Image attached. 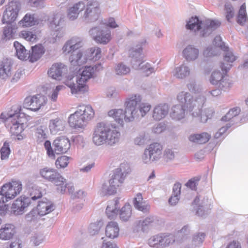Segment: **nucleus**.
I'll use <instances>...</instances> for the list:
<instances>
[{"label":"nucleus","mask_w":248,"mask_h":248,"mask_svg":"<svg viewBox=\"0 0 248 248\" xmlns=\"http://www.w3.org/2000/svg\"><path fill=\"white\" fill-rule=\"evenodd\" d=\"M121 134L116 126L102 122L98 123L93 132V142L97 146L106 145L114 146L121 140Z\"/></svg>","instance_id":"nucleus-1"},{"label":"nucleus","mask_w":248,"mask_h":248,"mask_svg":"<svg viewBox=\"0 0 248 248\" xmlns=\"http://www.w3.org/2000/svg\"><path fill=\"white\" fill-rule=\"evenodd\" d=\"M4 120L6 126L9 128L12 135L18 136L24 130V123L26 121V115L22 111L19 105L12 106L11 111L6 116L3 113L0 115Z\"/></svg>","instance_id":"nucleus-2"},{"label":"nucleus","mask_w":248,"mask_h":248,"mask_svg":"<svg viewBox=\"0 0 248 248\" xmlns=\"http://www.w3.org/2000/svg\"><path fill=\"white\" fill-rule=\"evenodd\" d=\"M141 97L139 94H134L126 99L125 102V122L134 121L139 117H143L151 109V105L141 103Z\"/></svg>","instance_id":"nucleus-3"},{"label":"nucleus","mask_w":248,"mask_h":248,"mask_svg":"<svg viewBox=\"0 0 248 248\" xmlns=\"http://www.w3.org/2000/svg\"><path fill=\"white\" fill-rule=\"evenodd\" d=\"M218 20L205 18L200 20L197 16L191 17L186 21V28L201 37H206L220 26Z\"/></svg>","instance_id":"nucleus-4"},{"label":"nucleus","mask_w":248,"mask_h":248,"mask_svg":"<svg viewBox=\"0 0 248 248\" xmlns=\"http://www.w3.org/2000/svg\"><path fill=\"white\" fill-rule=\"evenodd\" d=\"M101 57V50L98 47H92L84 52L78 51L70 56L69 61L73 66L81 65L89 60L96 61Z\"/></svg>","instance_id":"nucleus-5"},{"label":"nucleus","mask_w":248,"mask_h":248,"mask_svg":"<svg viewBox=\"0 0 248 248\" xmlns=\"http://www.w3.org/2000/svg\"><path fill=\"white\" fill-rule=\"evenodd\" d=\"M177 99L181 104L180 105L186 108L190 111H192L195 108H197L200 111L206 101V98L203 95H197L193 98L189 93L185 91L179 93L177 95Z\"/></svg>","instance_id":"nucleus-6"},{"label":"nucleus","mask_w":248,"mask_h":248,"mask_svg":"<svg viewBox=\"0 0 248 248\" xmlns=\"http://www.w3.org/2000/svg\"><path fill=\"white\" fill-rule=\"evenodd\" d=\"M39 174L46 181L53 183L57 186V191L62 194L65 191V186L61 185L64 182V178L57 170L45 167L40 170Z\"/></svg>","instance_id":"nucleus-7"},{"label":"nucleus","mask_w":248,"mask_h":248,"mask_svg":"<svg viewBox=\"0 0 248 248\" xmlns=\"http://www.w3.org/2000/svg\"><path fill=\"white\" fill-rule=\"evenodd\" d=\"M22 190V184L19 181H12L5 184L0 191V202L4 203L14 199Z\"/></svg>","instance_id":"nucleus-8"},{"label":"nucleus","mask_w":248,"mask_h":248,"mask_svg":"<svg viewBox=\"0 0 248 248\" xmlns=\"http://www.w3.org/2000/svg\"><path fill=\"white\" fill-rule=\"evenodd\" d=\"M162 150V145L158 143L155 142L150 144L145 149L142 155V162L145 164H150L158 161L161 157Z\"/></svg>","instance_id":"nucleus-9"},{"label":"nucleus","mask_w":248,"mask_h":248,"mask_svg":"<svg viewBox=\"0 0 248 248\" xmlns=\"http://www.w3.org/2000/svg\"><path fill=\"white\" fill-rule=\"evenodd\" d=\"M55 209V206L53 203L45 199L40 201L37 205L36 209L32 210L26 216V218L28 221H31L37 215L43 216L51 212Z\"/></svg>","instance_id":"nucleus-10"},{"label":"nucleus","mask_w":248,"mask_h":248,"mask_svg":"<svg viewBox=\"0 0 248 248\" xmlns=\"http://www.w3.org/2000/svg\"><path fill=\"white\" fill-rule=\"evenodd\" d=\"M130 172V168L129 164L126 162L121 163L120 166L115 170L108 183L117 188L124 183L127 174Z\"/></svg>","instance_id":"nucleus-11"},{"label":"nucleus","mask_w":248,"mask_h":248,"mask_svg":"<svg viewBox=\"0 0 248 248\" xmlns=\"http://www.w3.org/2000/svg\"><path fill=\"white\" fill-rule=\"evenodd\" d=\"M85 10L82 16V20L86 22L96 21L101 14L100 4L96 0L89 1L85 5Z\"/></svg>","instance_id":"nucleus-12"},{"label":"nucleus","mask_w":248,"mask_h":248,"mask_svg":"<svg viewBox=\"0 0 248 248\" xmlns=\"http://www.w3.org/2000/svg\"><path fill=\"white\" fill-rule=\"evenodd\" d=\"M63 83L71 90V93L78 96V95L84 93L86 91L85 84L79 81L78 78L73 75L65 77Z\"/></svg>","instance_id":"nucleus-13"},{"label":"nucleus","mask_w":248,"mask_h":248,"mask_svg":"<svg viewBox=\"0 0 248 248\" xmlns=\"http://www.w3.org/2000/svg\"><path fill=\"white\" fill-rule=\"evenodd\" d=\"M21 8V4L18 1L11 0L6 6L4 12L2 21L10 24L15 21Z\"/></svg>","instance_id":"nucleus-14"},{"label":"nucleus","mask_w":248,"mask_h":248,"mask_svg":"<svg viewBox=\"0 0 248 248\" xmlns=\"http://www.w3.org/2000/svg\"><path fill=\"white\" fill-rule=\"evenodd\" d=\"M89 32L96 42L101 44H106L111 39L110 30L102 26L93 27Z\"/></svg>","instance_id":"nucleus-15"},{"label":"nucleus","mask_w":248,"mask_h":248,"mask_svg":"<svg viewBox=\"0 0 248 248\" xmlns=\"http://www.w3.org/2000/svg\"><path fill=\"white\" fill-rule=\"evenodd\" d=\"M227 73L222 71L221 73L218 70H215L212 73L210 81L212 84L215 85L222 90L223 91H228L230 87V83L229 82L227 77Z\"/></svg>","instance_id":"nucleus-16"},{"label":"nucleus","mask_w":248,"mask_h":248,"mask_svg":"<svg viewBox=\"0 0 248 248\" xmlns=\"http://www.w3.org/2000/svg\"><path fill=\"white\" fill-rule=\"evenodd\" d=\"M46 97L41 94L28 96L24 100V108L36 111L46 104Z\"/></svg>","instance_id":"nucleus-17"},{"label":"nucleus","mask_w":248,"mask_h":248,"mask_svg":"<svg viewBox=\"0 0 248 248\" xmlns=\"http://www.w3.org/2000/svg\"><path fill=\"white\" fill-rule=\"evenodd\" d=\"M67 72V66L62 63H55L48 70L47 74L50 78L60 80Z\"/></svg>","instance_id":"nucleus-18"},{"label":"nucleus","mask_w":248,"mask_h":248,"mask_svg":"<svg viewBox=\"0 0 248 248\" xmlns=\"http://www.w3.org/2000/svg\"><path fill=\"white\" fill-rule=\"evenodd\" d=\"M31 203L30 198L21 197L15 201L12 204L11 206L12 212L16 215L22 214L25 209Z\"/></svg>","instance_id":"nucleus-19"},{"label":"nucleus","mask_w":248,"mask_h":248,"mask_svg":"<svg viewBox=\"0 0 248 248\" xmlns=\"http://www.w3.org/2000/svg\"><path fill=\"white\" fill-rule=\"evenodd\" d=\"M53 146L56 154L65 153L70 147V143L68 138L65 137H60L54 140Z\"/></svg>","instance_id":"nucleus-20"},{"label":"nucleus","mask_w":248,"mask_h":248,"mask_svg":"<svg viewBox=\"0 0 248 248\" xmlns=\"http://www.w3.org/2000/svg\"><path fill=\"white\" fill-rule=\"evenodd\" d=\"M103 69V66L100 63H98L93 66L85 67L81 73L80 77L79 78V81H81L84 83L90 78H92L95 72L99 71Z\"/></svg>","instance_id":"nucleus-21"},{"label":"nucleus","mask_w":248,"mask_h":248,"mask_svg":"<svg viewBox=\"0 0 248 248\" xmlns=\"http://www.w3.org/2000/svg\"><path fill=\"white\" fill-rule=\"evenodd\" d=\"M145 42V41L141 42L140 44L137 45L136 47L133 48L130 53V57L132 59L131 62L134 67L137 66L139 63L143 61V56L142 54V47Z\"/></svg>","instance_id":"nucleus-22"},{"label":"nucleus","mask_w":248,"mask_h":248,"mask_svg":"<svg viewBox=\"0 0 248 248\" xmlns=\"http://www.w3.org/2000/svg\"><path fill=\"white\" fill-rule=\"evenodd\" d=\"M68 123L71 127L75 129L83 128L87 124V122L77 110L71 114L68 118Z\"/></svg>","instance_id":"nucleus-23"},{"label":"nucleus","mask_w":248,"mask_h":248,"mask_svg":"<svg viewBox=\"0 0 248 248\" xmlns=\"http://www.w3.org/2000/svg\"><path fill=\"white\" fill-rule=\"evenodd\" d=\"M15 226L12 224H6L0 229V240L7 241L11 239L16 234Z\"/></svg>","instance_id":"nucleus-24"},{"label":"nucleus","mask_w":248,"mask_h":248,"mask_svg":"<svg viewBox=\"0 0 248 248\" xmlns=\"http://www.w3.org/2000/svg\"><path fill=\"white\" fill-rule=\"evenodd\" d=\"M85 8V4L83 1H79L69 7L67 10V18L71 21L76 20L81 11Z\"/></svg>","instance_id":"nucleus-25"},{"label":"nucleus","mask_w":248,"mask_h":248,"mask_svg":"<svg viewBox=\"0 0 248 248\" xmlns=\"http://www.w3.org/2000/svg\"><path fill=\"white\" fill-rule=\"evenodd\" d=\"M224 51V62L221 63L220 67L222 71H224L225 73H227L232 66L231 63L236 60V57L233 54L232 51L229 48Z\"/></svg>","instance_id":"nucleus-26"},{"label":"nucleus","mask_w":248,"mask_h":248,"mask_svg":"<svg viewBox=\"0 0 248 248\" xmlns=\"http://www.w3.org/2000/svg\"><path fill=\"white\" fill-rule=\"evenodd\" d=\"M169 112V107L166 104H160L156 106L153 110L152 117L156 121H159L165 118Z\"/></svg>","instance_id":"nucleus-27"},{"label":"nucleus","mask_w":248,"mask_h":248,"mask_svg":"<svg viewBox=\"0 0 248 248\" xmlns=\"http://www.w3.org/2000/svg\"><path fill=\"white\" fill-rule=\"evenodd\" d=\"M12 66L10 60L6 59L0 62V78L6 79L11 76Z\"/></svg>","instance_id":"nucleus-28"},{"label":"nucleus","mask_w":248,"mask_h":248,"mask_svg":"<svg viewBox=\"0 0 248 248\" xmlns=\"http://www.w3.org/2000/svg\"><path fill=\"white\" fill-rule=\"evenodd\" d=\"M190 70L189 66L185 63L175 67L172 72V75L178 79H184L189 76Z\"/></svg>","instance_id":"nucleus-29"},{"label":"nucleus","mask_w":248,"mask_h":248,"mask_svg":"<svg viewBox=\"0 0 248 248\" xmlns=\"http://www.w3.org/2000/svg\"><path fill=\"white\" fill-rule=\"evenodd\" d=\"M183 54L187 61H193L198 58L199 51L193 46L188 45L183 50Z\"/></svg>","instance_id":"nucleus-30"},{"label":"nucleus","mask_w":248,"mask_h":248,"mask_svg":"<svg viewBox=\"0 0 248 248\" xmlns=\"http://www.w3.org/2000/svg\"><path fill=\"white\" fill-rule=\"evenodd\" d=\"M134 205L135 207L143 213H147L150 209V205L145 201H143L141 193H138L134 199Z\"/></svg>","instance_id":"nucleus-31"},{"label":"nucleus","mask_w":248,"mask_h":248,"mask_svg":"<svg viewBox=\"0 0 248 248\" xmlns=\"http://www.w3.org/2000/svg\"><path fill=\"white\" fill-rule=\"evenodd\" d=\"M77 111L88 122L92 120L94 115V112L90 105H80L78 107Z\"/></svg>","instance_id":"nucleus-32"},{"label":"nucleus","mask_w":248,"mask_h":248,"mask_svg":"<svg viewBox=\"0 0 248 248\" xmlns=\"http://www.w3.org/2000/svg\"><path fill=\"white\" fill-rule=\"evenodd\" d=\"M108 115L114 119V121L120 125H123L124 120L125 122V109H114L108 112Z\"/></svg>","instance_id":"nucleus-33"},{"label":"nucleus","mask_w":248,"mask_h":248,"mask_svg":"<svg viewBox=\"0 0 248 248\" xmlns=\"http://www.w3.org/2000/svg\"><path fill=\"white\" fill-rule=\"evenodd\" d=\"M185 108L182 105H176L172 108L170 116L173 120L180 121L185 118Z\"/></svg>","instance_id":"nucleus-34"},{"label":"nucleus","mask_w":248,"mask_h":248,"mask_svg":"<svg viewBox=\"0 0 248 248\" xmlns=\"http://www.w3.org/2000/svg\"><path fill=\"white\" fill-rule=\"evenodd\" d=\"M119 231L118 223L116 222L110 221L106 227V235L108 238L114 239L118 236Z\"/></svg>","instance_id":"nucleus-35"},{"label":"nucleus","mask_w":248,"mask_h":248,"mask_svg":"<svg viewBox=\"0 0 248 248\" xmlns=\"http://www.w3.org/2000/svg\"><path fill=\"white\" fill-rule=\"evenodd\" d=\"M49 127L51 134H56L64 130V123L58 118L52 119L49 122Z\"/></svg>","instance_id":"nucleus-36"},{"label":"nucleus","mask_w":248,"mask_h":248,"mask_svg":"<svg viewBox=\"0 0 248 248\" xmlns=\"http://www.w3.org/2000/svg\"><path fill=\"white\" fill-rule=\"evenodd\" d=\"M211 136L207 132H202L200 134H194L189 136V140L193 142L199 144H204L207 142Z\"/></svg>","instance_id":"nucleus-37"},{"label":"nucleus","mask_w":248,"mask_h":248,"mask_svg":"<svg viewBox=\"0 0 248 248\" xmlns=\"http://www.w3.org/2000/svg\"><path fill=\"white\" fill-rule=\"evenodd\" d=\"M119 203L118 199H115L113 201L109 202L106 211V214L109 218L113 219L116 217Z\"/></svg>","instance_id":"nucleus-38"},{"label":"nucleus","mask_w":248,"mask_h":248,"mask_svg":"<svg viewBox=\"0 0 248 248\" xmlns=\"http://www.w3.org/2000/svg\"><path fill=\"white\" fill-rule=\"evenodd\" d=\"M241 111V109L239 107H234L229 110V111L221 119V121L223 122H229V123L233 124L235 123V120L236 117L239 114Z\"/></svg>","instance_id":"nucleus-39"},{"label":"nucleus","mask_w":248,"mask_h":248,"mask_svg":"<svg viewBox=\"0 0 248 248\" xmlns=\"http://www.w3.org/2000/svg\"><path fill=\"white\" fill-rule=\"evenodd\" d=\"M14 46L15 47L16 56L18 59L23 61L29 59L30 52L28 51L23 45L16 41L14 43Z\"/></svg>","instance_id":"nucleus-40"},{"label":"nucleus","mask_w":248,"mask_h":248,"mask_svg":"<svg viewBox=\"0 0 248 248\" xmlns=\"http://www.w3.org/2000/svg\"><path fill=\"white\" fill-rule=\"evenodd\" d=\"M181 184L178 183L174 185L172 195L169 199V203L170 205L174 206L178 202L181 194Z\"/></svg>","instance_id":"nucleus-41"},{"label":"nucleus","mask_w":248,"mask_h":248,"mask_svg":"<svg viewBox=\"0 0 248 248\" xmlns=\"http://www.w3.org/2000/svg\"><path fill=\"white\" fill-rule=\"evenodd\" d=\"M30 52V62H33L37 61L44 53V47L42 45H36L31 47V52Z\"/></svg>","instance_id":"nucleus-42"},{"label":"nucleus","mask_w":248,"mask_h":248,"mask_svg":"<svg viewBox=\"0 0 248 248\" xmlns=\"http://www.w3.org/2000/svg\"><path fill=\"white\" fill-rule=\"evenodd\" d=\"M155 220V218L154 216H149L146 217L143 220H139L136 222V229L137 232L141 231L143 232L147 230V227L151 224L153 223Z\"/></svg>","instance_id":"nucleus-43"},{"label":"nucleus","mask_w":248,"mask_h":248,"mask_svg":"<svg viewBox=\"0 0 248 248\" xmlns=\"http://www.w3.org/2000/svg\"><path fill=\"white\" fill-rule=\"evenodd\" d=\"M161 248H164L173 244L176 240V236L171 233H160Z\"/></svg>","instance_id":"nucleus-44"},{"label":"nucleus","mask_w":248,"mask_h":248,"mask_svg":"<svg viewBox=\"0 0 248 248\" xmlns=\"http://www.w3.org/2000/svg\"><path fill=\"white\" fill-rule=\"evenodd\" d=\"M38 34L39 31L36 30L22 31L19 36L28 41L34 42L37 40Z\"/></svg>","instance_id":"nucleus-45"},{"label":"nucleus","mask_w":248,"mask_h":248,"mask_svg":"<svg viewBox=\"0 0 248 248\" xmlns=\"http://www.w3.org/2000/svg\"><path fill=\"white\" fill-rule=\"evenodd\" d=\"M47 130L46 126L41 125L36 128L35 135L38 143L42 142L47 138Z\"/></svg>","instance_id":"nucleus-46"},{"label":"nucleus","mask_w":248,"mask_h":248,"mask_svg":"<svg viewBox=\"0 0 248 248\" xmlns=\"http://www.w3.org/2000/svg\"><path fill=\"white\" fill-rule=\"evenodd\" d=\"M116 189L117 188L110 183H109V185L104 184L100 190V194L102 196L113 195L116 192Z\"/></svg>","instance_id":"nucleus-47"},{"label":"nucleus","mask_w":248,"mask_h":248,"mask_svg":"<svg viewBox=\"0 0 248 248\" xmlns=\"http://www.w3.org/2000/svg\"><path fill=\"white\" fill-rule=\"evenodd\" d=\"M132 215V210L129 204L125 205L120 211V218L124 221H127Z\"/></svg>","instance_id":"nucleus-48"},{"label":"nucleus","mask_w":248,"mask_h":248,"mask_svg":"<svg viewBox=\"0 0 248 248\" xmlns=\"http://www.w3.org/2000/svg\"><path fill=\"white\" fill-rule=\"evenodd\" d=\"M35 23L34 15L27 14L24 18L19 22V25L23 27H29L34 25Z\"/></svg>","instance_id":"nucleus-49"},{"label":"nucleus","mask_w":248,"mask_h":248,"mask_svg":"<svg viewBox=\"0 0 248 248\" xmlns=\"http://www.w3.org/2000/svg\"><path fill=\"white\" fill-rule=\"evenodd\" d=\"M247 16L246 15V5L245 4H243L238 12V15L237 16V22L241 25H243V24L247 21Z\"/></svg>","instance_id":"nucleus-50"},{"label":"nucleus","mask_w":248,"mask_h":248,"mask_svg":"<svg viewBox=\"0 0 248 248\" xmlns=\"http://www.w3.org/2000/svg\"><path fill=\"white\" fill-rule=\"evenodd\" d=\"M143 61L139 63L138 65L135 66L134 68L136 69L139 68L142 69L143 71L146 74L147 76H149L151 73L155 71V68L152 67L149 63H146L145 64H143Z\"/></svg>","instance_id":"nucleus-51"},{"label":"nucleus","mask_w":248,"mask_h":248,"mask_svg":"<svg viewBox=\"0 0 248 248\" xmlns=\"http://www.w3.org/2000/svg\"><path fill=\"white\" fill-rule=\"evenodd\" d=\"M71 159L70 157L62 155L58 157L56 162L55 165L58 169L64 168L67 166Z\"/></svg>","instance_id":"nucleus-52"},{"label":"nucleus","mask_w":248,"mask_h":248,"mask_svg":"<svg viewBox=\"0 0 248 248\" xmlns=\"http://www.w3.org/2000/svg\"><path fill=\"white\" fill-rule=\"evenodd\" d=\"M116 74L120 76L125 75L130 71V68L123 63H118L115 66Z\"/></svg>","instance_id":"nucleus-53"},{"label":"nucleus","mask_w":248,"mask_h":248,"mask_svg":"<svg viewBox=\"0 0 248 248\" xmlns=\"http://www.w3.org/2000/svg\"><path fill=\"white\" fill-rule=\"evenodd\" d=\"M160 233L151 237L148 241L150 247L154 248H161Z\"/></svg>","instance_id":"nucleus-54"},{"label":"nucleus","mask_w":248,"mask_h":248,"mask_svg":"<svg viewBox=\"0 0 248 248\" xmlns=\"http://www.w3.org/2000/svg\"><path fill=\"white\" fill-rule=\"evenodd\" d=\"M210 207V204L208 203H202V205H200L197 207L195 206L194 208L196 210V214L201 217H203L207 214L208 211Z\"/></svg>","instance_id":"nucleus-55"},{"label":"nucleus","mask_w":248,"mask_h":248,"mask_svg":"<svg viewBox=\"0 0 248 248\" xmlns=\"http://www.w3.org/2000/svg\"><path fill=\"white\" fill-rule=\"evenodd\" d=\"M68 42L75 50L82 47L83 44L82 38L78 36L73 37Z\"/></svg>","instance_id":"nucleus-56"},{"label":"nucleus","mask_w":248,"mask_h":248,"mask_svg":"<svg viewBox=\"0 0 248 248\" xmlns=\"http://www.w3.org/2000/svg\"><path fill=\"white\" fill-rule=\"evenodd\" d=\"M102 222L100 221L91 223L88 228L89 233L91 235H94L99 232L102 226Z\"/></svg>","instance_id":"nucleus-57"},{"label":"nucleus","mask_w":248,"mask_h":248,"mask_svg":"<svg viewBox=\"0 0 248 248\" xmlns=\"http://www.w3.org/2000/svg\"><path fill=\"white\" fill-rule=\"evenodd\" d=\"M64 35V31L62 28H58L52 31L51 33L52 40L53 43H54L62 38Z\"/></svg>","instance_id":"nucleus-58"},{"label":"nucleus","mask_w":248,"mask_h":248,"mask_svg":"<svg viewBox=\"0 0 248 248\" xmlns=\"http://www.w3.org/2000/svg\"><path fill=\"white\" fill-rule=\"evenodd\" d=\"M14 32L12 27L10 26L5 27L3 29L2 39L7 41L14 38Z\"/></svg>","instance_id":"nucleus-59"},{"label":"nucleus","mask_w":248,"mask_h":248,"mask_svg":"<svg viewBox=\"0 0 248 248\" xmlns=\"http://www.w3.org/2000/svg\"><path fill=\"white\" fill-rule=\"evenodd\" d=\"M176 152L173 149L166 148L163 153V157L166 161H170L173 160L175 157Z\"/></svg>","instance_id":"nucleus-60"},{"label":"nucleus","mask_w":248,"mask_h":248,"mask_svg":"<svg viewBox=\"0 0 248 248\" xmlns=\"http://www.w3.org/2000/svg\"><path fill=\"white\" fill-rule=\"evenodd\" d=\"M1 158L2 160L6 159L8 158L10 153V149L9 143L5 141L0 149Z\"/></svg>","instance_id":"nucleus-61"},{"label":"nucleus","mask_w":248,"mask_h":248,"mask_svg":"<svg viewBox=\"0 0 248 248\" xmlns=\"http://www.w3.org/2000/svg\"><path fill=\"white\" fill-rule=\"evenodd\" d=\"M205 234L203 232H198L194 234L193 236L192 243L195 246L201 245L203 242Z\"/></svg>","instance_id":"nucleus-62"},{"label":"nucleus","mask_w":248,"mask_h":248,"mask_svg":"<svg viewBox=\"0 0 248 248\" xmlns=\"http://www.w3.org/2000/svg\"><path fill=\"white\" fill-rule=\"evenodd\" d=\"M219 53L218 48L215 46H209L203 52V55L206 57H210L217 55Z\"/></svg>","instance_id":"nucleus-63"},{"label":"nucleus","mask_w":248,"mask_h":248,"mask_svg":"<svg viewBox=\"0 0 248 248\" xmlns=\"http://www.w3.org/2000/svg\"><path fill=\"white\" fill-rule=\"evenodd\" d=\"M147 140L145 134L143 133L136 137L134 140V143L135 145L142 146L146 144Z\"/></svg>","instance_id":"nucleus-64"}]
</instances>
